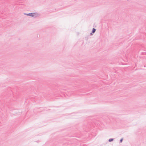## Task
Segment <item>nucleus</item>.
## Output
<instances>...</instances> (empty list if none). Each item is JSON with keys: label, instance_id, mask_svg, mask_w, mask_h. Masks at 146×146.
<instances>
[{"label": "nucleus", "instance_id": "20e7f679", "mask_svg": "<svg viewBox=\"0 0 146 146\" xmlns=\"http://www.w3.org/2000/svg\"><path fill=\"white\" fill-rule=\"evenodd\" d=\"M122 141H123V139H121L120 140V142L121 143L122 142Z\"/></svg>", "mask_w": 146, "mask_h": 146}, {"label": "nucleus", "instance_id": "f03ea898", "mask_svg": "<svg viewBox=\"0 0 146 146\" xmlns=\"http://www.w3.org/2000/svg\"><path fill=\"white\" fill-rule=\"evenodd\" d=\"M96 29H94V28H93V30H92V33H94L95 32V31H96Z\"/></svg>", "mask_w": 146, "mask_h": 146}, {"label": "nucleus", "instance_id": "7ed1b4c3", "mask_svg": "<svg viewBox=\"0 0 146 146\" xmlns=\"http://www.w3.org/2000/svg\"><path fill=\"white\" fill-rule=\"evenodd\" d=\"M113 140V139H110L109 140V142H111Z\"/></svg>", "mask_w": 146, "mask_h": 146}, {"label": "nucleus", "instance_id": "f257e3e1", "mask_svg": "<svg viewBox=\"0 0 146 146\" xmlns=\"http://www.w3.org/2000/svg\"><path fill=\"white\" fill-rule=\"evenodd\" d=\"M24 14L27 15L29 16L33 17H36L37 15V14L36 13H32L28 14L25 13Z\"/></svg>", "mask_w": 146, "mask_h": 146}]
</instances>
